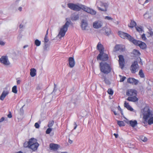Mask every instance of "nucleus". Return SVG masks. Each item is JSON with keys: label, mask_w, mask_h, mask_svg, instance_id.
<instances>
[{"label": "nucleus", "mask_w": 153, "mask_h": 153, "mask_svg": "<svg viewBox=\"0 0 153 153\" xmlns=\"http://www.w3.org/2000/svg\"><path fill=\"white\" fill-rule=\"evenodd\" d=\"M22 7H19V10L20 11H21L22 10Z\"/></svg>", "instance_id": "56"}, {"label": "nucleus", "mask_w": 153, "mask_h": 153, "mask_svg": "<svg viewBox=\"0 0 153 153\" xmlns=\"http://www.w3.org/2000/svg\"><path fill=\"white\" fill-rule=\"evenodd\" d=\"M68 7L73 10L79 11L81 9L91 15H94L96 13V11L82 4H74L70 3L68 4Z\"/></svg>", "instance_id": "1"}, {"label": "nucleus", "mask_w": 153, "mask_h": 153, "mask_svg": "<svg viewBox=\"0 0 153 153\" xmlns=\"http://www.w3.org/2000/svg\"><path fill=\"white\" fill-rule=\"evenodd\" d=\"M143 118L145 122L147 123L149 125L153 124V111L148 106H146L141 110Z\"/></svg>", "instance_id": "2"}, {"label": "nucleus", "mask_w": 153, "mask_h": 153, "mask_svg": "<svg viewBox=\"0 0 153 153\" xmlns=\"http://www.w3.org/2000/svg\"><path fill=\"white\" fill-rule=\"evenodd\" d=\"M114 113L115 115H117V114L115 111H114Z\"/></svg>", "instance_id": "55"}, {"label": "nucleus", "mask_w": 153, "mask_h": 153, "mask_svg": "<svg viewBox=\"0 0 153 153\" xmlns=\"http://www.w3.org/2000/svg\"><path fill=\"white\" fill-rule=\"evenodd\" d=\"M5 44V42L3 41L0 40V45H4Z\"/></svg>", "instance_id": "44"}, {"label": "nucleus", "mask_w": 153, "mask_h": 153, "mask_svg": "<svg viewBox=\"0 0 153 153\" xmlns=\"http://www.w3.org/2000/svg\"><path fill=\"white\" fill-rule=\"evenodd\" d=\"M30 74L31 76L34 77L36 75V70L35 68H31L30 70Z\"/></svg>", "instance_id": "25"}, {"label": "nucleus", "mask_w": 153, "mask_h": 153, "mask_svg": "<svg viewBox=\"0 0 153 153\" xmlns=\"http://www.w3.org/2000/svg\"><path fill=\"white\" fill-rule=\"evenodd\" d=\"M133 53L136 56H139L140 54L139 51L136 49L134 50Z\"/></svg>", "instance_id": "29"}, {"label": "nucleus", "mask_w": 153, "mask_h": 153, "mask_svg": "<svg viewBox=\"0 0 153 153\" xmlns=\"http://www.w3.org/2000/svg\"><path fill=\"white\" fill-rule=\"evenodd\" d=\"M4 120V117H2L0 119V122H3Z\"/></svg>", "instance_id": "48"}, {"label": "nucleus", "mask_w": 153, "mask_h": 153, "mask_svg": "<svg viewBox=\"0 0 153 153\" xmlns=\"http://www.w3.org/2000/svg\"><path fill=\"white\" fill-rule=\"evenodd\" d=\"M139 75L141 78H144L145 77L144 74L142 69L140 70Z\"/></svg>", "instance_id": "30"}, {"label": "nucleus", "mask_w": 153, "mask_h": 153, "mask_svg": "<svg viewBox=\"0 0 153 153\" xmlns=\"http://www.w3.org/2000/svg\"><path fill=\"white\" fill-rule=\"evenodd\" d=\"M12 91L13 93L16 94L17 92V86L16 85L13 86L12 88Z\"/></svg>", "instance_id": "31"}, {"label": "nucleus", "mask_w": 153, "mask_h": 153, "mask_svg": "<svg viewBox=\"0 0 153 153\" xmlns=\"http://www.w3.org/2000/svg\"><path fill=\"white\" fill-rule=\"evenodd\" d=\"M68 143L70 144H72L73 143L72 140H70V139H68Z\"/></svg>", "instance_id": "49"}, {"label": "nucleus", "mask_w": 153, "mask_h": 153, "mask_svg": "<svg viewBox=\"0 0 153 153\" xmlns=\"http://www.w3.org/2000/svg\"><path fill=\"white\" fill-rule=\"evenodd\" d=\"M149 0H146L145 1V3H148L149 1Z\"/></svg>", "instance_id": "54"}, {"label": "nucleus", "mask_w": 153, "mask_h": 153, "mask_svg": "<svg viewBox=\"0 0 153 153\" xmlns=\"http://www.w3.org/2000/svg\"><path fill=\"white\" fill-rule=\"evenodd\" d=\"M18 153H23V152L21 151H19L18 152Z\"/></svg>", "instance_id": "59"}, {"label": "nucleus", "mask_w": 153, "mask_h": 153, "mask_svg": "<svg viewBox=\"0 0 153 153\" xmlns=\"http://www.w3.org/2000/svg\"><path fill=\"white\" fill-rule=\"evenodd\" d=\"M78 17H77L76 16L75 17H74V18H73V19L74 20H76L77 19H78Z\"/></svg>", "instance_id": "51"}, {"label": "nucleus", "mask_w": 153, "mask_h": 153, "mask_svg": "<svg viewBox=\"0 0 153 153\" xmlns=\"http://www.w3.org/2000/svg\"><path fill=\"white\" fill-rule=\"evenodd\" d=\"M127 82L128 83L136 85L138 83V81L134 78L130 77L127 79Z\"/></svg>", "instance_id": "17"}, {"label": "nucleus", "mask_w": 153, "mask_h": 153, "mask_svg": "<svg viewBox=\"0 0 153 153\" xmlns=\"http://www.w3.org/2000/svg\"><path fill=\"white\" fill-rule=\"evenodd\" d=\"M136 30L139 32H142V29L139 27H135Z\"/></svg>", "instance_id": "36"}, {"label": "nucleus", "mask_w": 153, "mask_h": 153, "mask_svg": "<svg viewBox=\"0 0 153 153\" xmlns=\"http://www.w3.org/2000/svg\"><path fill=\"white\" fill-rule=\"evenodd\" d=\"M129 123L132 127H134L137 124V122L136 120H134L133 121L130 120L129 122Z\"/></svg>", "instance_id": "26"}, {"label": "nucleus", "mask_w": 153, "mask_h": 153, "mask_svg": "<svg viewBox=\"0 0 153 153\" xmlns=\"http://www.w3.org/2000/svg\"><path fill=\"white\" fill-rule=\"evenodd\" d=\"M102 23L100 21H97L93 23V27L95 28H99L101 27L102 26Z\"/></svg>", "instance_id": "15"}, {"label": "nucleus", "mask_w": 153, "mask_h": 153, "mask_svg": "<svg viewBox=\"0 0 153 153\" xmlns=\"http://www.w3.org/2000/svg\"><path fill=\"white\" fill-rule=\"evenodd\" d=\"M127 100L129 101L135 102L137 101L138 99L136 97V96H134L128 97L127 98Z\"/></svg>", "instance_id": "21"}, {"label": "nucleus", "mask_w": 153, "mask_h": 153, "mask_svg": "<svg viewBox=\"0 0 153 153\" xmlns=\"http://www.w3.org/2000/svg\"><path fill=\"white\" fill-rule=\"evenodd\" d=\"M100 68L101 72L105 74L110 73L112 69L110 64L103 62L100 63Z\"/></svg>", "instance_id": "4"}, {"label": "nucleus", "mask_w": 153, "mask_h": 153, "mask_svg": "<svg viewBox=\"0 0 153 153\" xmlns=\"http://www.w3.org/2000/svg\"><path fill=\"white\" fill-rule=\"evenodd\" d=\"M53 123H54V122L52 120V121H50L49 122L48 124V127L50 128L51 127L53 126Z\"/></svg>", "instance_id": "34"}, {"label": "nucleus", "mask_w": 153, "mask_h": 153, "mask_svg": "<svg viewBox=\"0 0 153 153\" xmlns=\"http://www.w3.org/2000/svg\"><path fill=\"white\" fill-rule=\"evenodd\" d=\"M74 125L75 126H74V129H75L77 127V125L76 124V123L75 122H74Z\"/></svg>", "instance_id": "47"}, {"label": "nucleus", "mask_w": 153, "mask_h": 153, "mask_svg": "<svg viewBox=\"0 0 153 153\" xmlns=\"http://www.w3.org/2000/svg\"><path fill=\"white\" fill-rule=\"evenodd\" d=\"M49 147L51 150L53 151H56L57 149V144L53 143H51L50 144Z\"/></svg>", "instance_id": "19"}, {"label": "nucleus", "mask_w": 153, "mask_h": 153, "mask_svg": "<svg viewBox=\"0 0 153 153\" xmlns=\"http://www.w3.org/2000/svg\"><path fill=\"white\" fill-rule=\"evenodd\" d=\"M108 59V55L107 54L104 53V52L102 53L101 55L100 58L97 59V60H100L103 61H107Z\"/></svg>", "instance_id": "16"}, {"label": "nucleus", "mask_w": 153, "mask_h": 153, "mask_svg": "<svg viewBox=\"0 0 153 153\" xmlns=\"http://www.w3.org/2000/svg\"><path fill=\"white\" fill-rule=\"evenodd\" d=\"M69 66L71 68H73L75 65V61L73 57H70L68 59Z\"/></svg>", "instance_id": "18"}, {"label": "nucleus", "mask_w": 153, "mask_h": 153, "mask_svg": "<svg viewBox=\"0 0 153 153\" xmlns=\"http://www.w3.org/2000/svg\"><path fill=\"white\" fill-rule=\"evenodd\" d=\"M137 24L136 22L133 20H131L130 23L128 25V27L132 28L136 26Z\"/></svg>", "instance_id": "23"}, {"label": "nucleus", "mask_w": 153, "mask_h": 153, "mask_svg": "<svg viewBox=\"0 0 153 153\" xmlns=\"http://www.w3.org/2000/svg\"><path fill=\"white\" fill-rule=\"evenodd\" d=\"M105 30V33L106 35L108 36L111 34V30L110 28H106Z\"/></svg>", "instance_id": "28"}, {"label": "nucleus", "mask_w": 153, "mask_h": 153, "mask_svg": "<svg viewBox=\"0 0 153 153\" xmlns=\"http://www.w3.org/2000/svg\"><path fill=\"white\" fill-rule=\"evenodd\" d=\"M8 94L9 91H3L0 96V99L1 100H4L5 97Z\"/></svg>", "instance_id": "20"}, {"label": "nucleus", "mask_w": 153, "mask_h": 153, "mask_svg": "<svg viewBox=\"0 0 153 153\" xmlns=\"http://www.w3.org/2000/svg\"><path fill=\"white\" fill-rule=\"evenodd\" d=\"M138 58H139V59H140V60H141V59H140V57H138V58H137V59H138Z\"/></svg>", "instance_id": "61"}, {"label": "nucleus", "mask_w": 153, "mask_h": 153, "mask_svg": "<svg viewBox=\"0 0 153 153\" xmlns=\"http://www.w3.org/2000/svg\"><path fill=\"white\" fill-rule=\"evenodd\" d=\"M114 135L115 137L116 138H117L118 137V135L115 133L114 134Z\"/></svg>", "instance_id": "50"}, {"label": "nucleus", "mask_w": 153, "mask_h": 153, "mask_svg": "<svg viewBox=\"0 0 153 153\" xmlns=\"http://www.w3.org/2000/svg\"><path fill=\"white\" fill-rule=\"evenodd\" d=\"M105 19H107L108 20H112L113 19L110 16H105Z\"/></svg>", "instance_id": "40"}, {"label": "nucleus", "mask_w": 153, "mask_h": 153, "mask_svg": "<svg viewBox=\"0 0 153 153\" xmlns=\"http://www.w3.org/2000/svg\"><path fill=\"white\" fill-rule=\"evenodd\" d=\"M58 148H59V145H58Z\"/></svg>", "instance_id": "62"}, {"label": "nucleus", "mask_w": 153, "mask_h": 153, "mask_svg": "<svg viewBox=\"0 0 153 153\" xmlns=\"http://www.w3.org/2000/svg\"><path fill=\"white\" fill-rule=\"evenodd\" d=\"M117 123L120 127L123 126L125 125L124 122L122 121H118L117 122Z\"/></svg>", "instance_id": "27"}, {"label": "nucleus", "mask_w": 153, "mask_h": 153, "mask_svg": "<svg viewBox=\"0 0 153 153\" xmlns=\"http://www.w3.org/2000/svg\"><path fill=\"white\" fill-rule=\"evenodd\" d=\"M117 108H118V110H119L120 112L121 113V114L122 115H123V111H122V109H121L120 107L119 106H118Z\"/></svg>", "instance_id": "42"}, {"label": "nucleus", "mask_w": 153, "mask_h": 153, "mask_svg": "<svg viewBox=\"0 0 153 153\" xmlns=\"http://www.w3.org/2000/svg\"><path fill=\"white\" fill-rule=\"evenodd\" d=\"M35 44L36 46H39L41 44V42L38 39H36L35 41Z\"/></svg>", "instance_id": "32"}, {"label": "nucleus", "mask_w": 153, "mask_h": 153, "mask_svg": "<svg viewBox=\"0 0 153 153\" xmlns=\"http://www.w3.org/2000/svg\"><path fill=\"white\" fill-rule=\"evenodd\" d=\"M108 93L110 95H112L114 93L113 91L111 88H109L107 91Z\"/></svg>", "instance_id": "35"}, {"label": "nucleus", "mask_w": 153, "mask_h": 153, "mask_svg": "<svg viewBox=\"0 0 153 153\" xmlns=\"http://www.w3.org/2000/svg\"><path fill=\"white\" fill-rule=\"evenodd\" d=\"M52 129L50 128H48L46 131V133L47 134H49L51 131Z\"/></svg>", "instance_id": "37"}, {"label": "nucleus", "mask_w": 153, "mask_h": 153, "mask_svg": "<svg viewBox=\"0 0 153 153\" xmlns=\"http://www.w3.org/2000/svg\"><path fill=\"white\" fill-rule=\"evenodd\" d=\"M118 35L121 38L124 39H128L129 41L132 42L134 40L133 37L131 36L128 33L123 32L121 31H119L118 32Z\"/></svg>", "instance_id": "7"}, {"label": "nucleus", "mask_w": 153, "mask_h": 153, "mask_svg": "<svg viewBox=\"0 0 153 153\" xmlns=\"http://www.w3.org/2000/svg\"><path fill=\"white\" fill-rule=\"evenodd\" d=\"M88 24L87 22L84 20H83L82 22L81 27L83 30L86 29V28L87 27Z\"/></svg>", "instance_id": "22"}, {"label": "nucleus", "mask_w": 153, "mask_h": 153, "mask_svg": "<svg viewBox=\"0 0 153 153\" xmlns=\"http://www.w3.org/2000/svg\"><path fill=\"white\" fill-rule=\"evenodd\" d=\"M48 30H49V29L48 28L47 30V31H46V35H45L46 36H48Z\"/></svg>", "instance_id": "52"}, {"label": "nucleus", "mask_w": 153, "mask_h": 153, "mask_svg": "<svg viewBox=\"0 0 153 153\" xmlns=\"http://www.w3.org/2000/svg\"><path fill=\"white\" fill-rule=\"evenodd\" d=\"M34 126L35 128H38L39 127V124L37 123H35Z\"/></svg>", "instance_id": "41"}, {"label": "nucleus", "mask_w": 153, "mask_h": 153, "mask_svg": "<svg viewBox=\"0 0 153 153\" xmlns=\"http://www.w3.org/2000/svg\"><path fill=\"white\" fill-rule=\"evenodd\" d=\"M139 68V66L136 61H134L130 67V70L131 72L133 74H135Z\"/></svg>", "instance_id": "8"}, {"label": "nucleus", "mask_w": 153, "mask_h": 153, "mask_svg": "<svg viewBox=\"0 0 153 153\" xmlns=\"http://www.w3.org/2000/svg\"><path fill=\"white\" fill-rule=\"evenodd\" d=\"M28 46L27 45H25V46H24V47H23V48H25L26 47H27Z\"/></svg>", "instance_id": "58"}, {"label": "nucleus", "mask_w": 153, "mask_h": 153, "mask_svg": "<svg viewBox=\"0 0 153 153\" xmlns=\"http://www.w3.org/2000/svg\"><path fill=\"white\" fill-rule=\"evenodd\" d=\"M49 41L48 39V36H46L45 35V37L44 38V41L45 42L47 43V42Z\"/></svg>", "instance_id": "38"}, {"label": "nucleus", "mask_w": 153, "mask_h": 153, "mask_svg": "<svg viewBox=\"0 0 153 153\" xmlns=\"http://www.w3.org/2000/svg\"><path fill=\"white\" fill-rule=\"evenodd\" d=\"M143 138V139H142V140L143 142H146L147 140V138L143 136L142 137V139Z\"/></svg>", "instance_id": "43"}, {"label": "nucleus", "mask_w": 153, "mask_h": 153, "mask_svg": "<svg viewBox=\"0 0 153 153\" xmlns=\"http://www.w3.org/2000/svg\"><path fill=\"white\" fill-rule=\"evenodd\" d=\"M14 153H18V152H15Z\"/></svg>", "instance_id": "63"}, {"label": "nucleus", "mask_w": 153, "mask_h": 153, "mask_svg": "<svg viewBox=\"0 0 153 153\" xmlns=\"http://www.w3.org/2000/svg\"><path fill=\"white\" fill-rule=\"evenodd\" d=\"M126 95L129 96H136L137 95V91L134 90H128L126 93Z\"/></svg>", "instance_id": "13"}, {"label": "nucleus", "mask_w": 153, "mask_h": 153, "mask_svg": "<svg viewBox=\"0 0 153 153\" xmlns=\"http://www.w3.org/2000/svg\"><path fill=\"white\" fill-rule=\"evenodd\" d=\"M19 27H20V28H22L23 27V25H20Z\"/></svg>", "instance_id": "57"}, {"label": "nucleus", "mask_w": 153, "mask_h": 153, "mask_svg": "<svg viewBox=\"0 0 153 153\" xmlns=\"http://www.w3.org/2000/svg\"><path fill=\"white\" fill-rule=\"evenodd\" d=\"M20 80H18L17 81V84H19L20 83Z\"/></svg>", "instance_id": "53"}, {"label": "nucleus", "mask_w": 153, "mask_h": 153, "mask_svg": "<svg viewBox=\"0 0 153 153\" xmlns=\"http://www.w3.org/2000/svg\"><path fill=\"white\" fill-rule=\"evenodd\" d=\"M104 78L105 79H104V81L106 83L108 84V82H109V81L108 80L106 79V78L105 77Z\"/></svg>", "instance_id": "45"}, {"label": "nucleus", "mask_w": 153, "mask_h": 153, "mask_svg": "<svg viewBox=\"0 0 153 153\" xmlns=\"http://www.w3.org/2000/svg\"><path fill=\"white\" fill-rule=\"evenodd\" d=\"M124 106L129 110L131 111H132L133 110V108L131 107L130 105H129L128 103L126 102H125L124 103Z\"/></svg>", "instance_id": "24"}, {"label": "nucleus", "mask_w": 153, "mask_h": 153, "mask_svg": "<svg viewBox=\"0 0 153 153\" xmlns=\"http://www.w3.org/2000/svg\"><path fill=\"white\" fill-rule=\"evenodd\" d=\"M61 153H68V152H62Z\"/></svg>", "instance_id": "60"}, {"label": "nucleus", "mask_w": 153, "mask_h": 153, "mask_svg": "<svg viewBox=\"0 0 153 153\" xmlns=\"http://www.w3.org/2000/svg\"><path fill=\"white\" fill-rule=\"evenodd\" d=\"M39 145L37 140L32 138L30 139L28 141L25 142L23 144V146L25 148L28 147L33 151H35L37 149Z\"/></svg>", "instance_id": "3"}, {"label": "nucleus", "mask_w": 153, "mask_h": 153, "mask_svg": "<svg viewBox=\"0 0 153 153\" xmlns=\"http://www.w3.org/2000/svg\"><path fill=\"white\" fill-rule=\"evenodd\" d=\"M7 117L9 118H11L12 117V115L11 112H10L7 115Z\"/></svg>", "instance_id": "46"}, {"label": "nucleus", "mask_w": 153, "mask_h": 153, "mask_svg": "<svg viewBox=\"0 0 153 153\" xmlns=\"http://www.w3.org/2000/svg\"><path fill=\"white\" fill-rule=\"evenodd\" d=\"M125 50V46L121 45H116L114 49V51L115 52L117 51H123Z\"/></svg>", "instance_id": "11"}, {"label": "nucleus", "mask_w": 153, "mask_h": 153, "mask_svg": "<svg viewBox=\"0 0 153 153\" xmlns=\"http://www.w3.org/2000/svg\"><path fill=\"white\" fill-rule=\"evenodd\" d=\"M70 24V22L67 21L60 29L58 34V36H59V39L60 40H61L62 37H64L65 36L66 33L67 31Z\"/></svg>", "instance_id": "5"}, {"label": "nucleus", "mask_w": 153, "mask_h": 153, "mask_svg": "<svg viewBox=\"0 0 153 153\" xmlns=\"http://www.w3.org/2000/svg\"><path fill=\"white\" fill-rule=\"evenodd\" d=\"M119 66L123 69L125 66V59L123 56L122 55H119L118 56Z\"/></svg>", "instance_id": "10"}, {"label": "nucleus", "mask_w": 153, "mask_h": 153, "mask_svg": "<svg viewBox=\"0 0 153 153\" xmlns=\"http://www.w3.org/2000/svg\"><path fill=\"white\" fill-rule=\"evenodd\" d=\"M120 77V82H123L125 79L126 78V76H122L121 75H119Z\"/></svg>", "instance_id": "33"}, {"label": "nucleus", "mask_w": 153, "mask_h": 153, "mask_svg": "<svg viewBox=\"0 0 153 153\" xmlns=\"http://www.w3.org/2000/svg\"><path fill=\"white\" fill-rule=\"evenodd\" d=\"M96 4L99 10L104 12L107 11V8L108 6L107 3L99 1L97 2Z\"/></svg>", "instance_id": "6"}, {"label": "nucleus", "mask_w": 153, "mask_h": 153, "mask_svg": "<svg viewBox=\"0 0 153 153\" xmlns=\"http://www.w3.org/2000/svg\"><path fill=\"white\" fill-rule=\"evenodd\" d=\"M132 42L134 45L139 46L141 49H145L146 47V44L140 41L134 39L133 40Z\"/></svg>", "instance_id": "9"}, {"label": "nucleus", "mask_w": 153, "mask_h": 153, "mask_svg": "<svg viewBox=\"0 0 153 153\" xmlns=\"http://www.w3.org/2000/svg\"><path fill=\"white\" fill-rule=\"evenodd\" d=\"M141 37L142 39L143 40H145L146 39L145 35L144 34H143L142 35Z\"/></svg>", "instance_id": "39"}, {"label": "nucleus", "mask_w": 153, "mask_h": 153, "mask_svg": "<svg viewBox=\"0 0 153 153\" xmlns=\"http://www.w3.org/2000/svg\"><path fill=\"white\" fill-rule=\"evenodd\" d=\"M0 62L5 65H9L10 64L8 60L7 57L6 56H3L0 59Z\"/></svg>", "instance_id": "14"}, {"label": "nucleus", "mask_w": 153, "mask_h": 153, "mask_svg": "<svg viewBox=\"0 0 153 153\" xmlns=\"http://www.w3.org/2000/svg\"><path fill=\"white\" fill-rule=\"evenodd\" d=\"M97 48L100 52V53L97 56V59H98L100 57L102 53H103L104 48L103 45L100 42L98 43L97 46Z\"/></svg>", "instance_id": "12"}]
</instances>
